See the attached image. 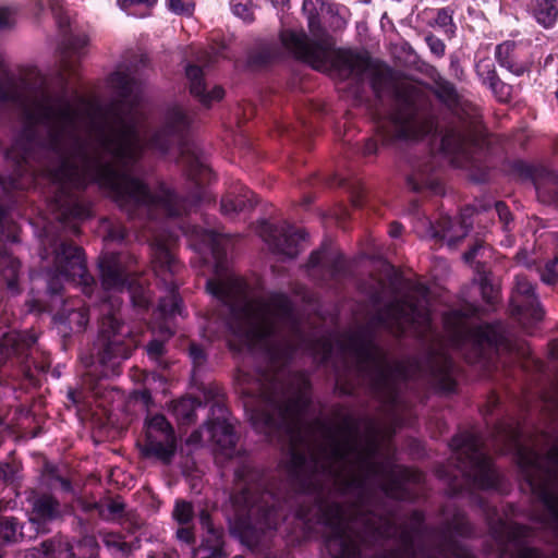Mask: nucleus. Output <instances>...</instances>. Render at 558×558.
<instances>
[{
	"label": "nucleus",
	"mask_w": 558,
	"mask_h": 558,
	"mask_svg": "<svg viewBox=\"0 0 558 558\" xmlns=\"http://www.w3.org/2000/svg\"><path fill=\"white\" fill-rule=\"evenodd\" d=\"M86 36L71 38L62 51V88L52 90L45 78L17 83L0 69V106L12 102L22 111L25 128L8 151L17 165L28 163L43 150L53 161L46 169L56 185L51 208L61 222L82 220L89 209L73 189L89 183L116 199L130 216L155 219L162 214L179 217L187 205L161 184L155 193L129 174L145 149L166 153L171 136L186 130L191 117L180 106L170 107L162 130L150 134L136 83L124 72H114L110 85L117 99L109 106L85 101L64 87L66 74L75 72L87 45Z\"/></svg>",
	"instance_id": "obj_1"
},
{
	"label": "nucleus",
	"mask_w": 558,
	"mask_h": 558,
	"mask_svg": "<svg viewBox=\"0 0 558 558\" xmlns=\"http://www.w3.org/2000/svg\"><path fill=\"white\" fill-rule=\"evenodd\" d=\"M245 403L256 432L277 438L288 449V472L299 478L307 474L352 497L350 506L332 504L323 512L325 548L331 558H357L360 543L395 534L388 519L368 509L375 489L399 497L401 470L378 462L377 441L372 428L362 435L360 424L345 417L339 425L312 421L310 398L303 375L263 373L253 387L243 388Z\"/></svg>",
	"instance_id": "obj_2"
},
{
	"label": "nucleus",
	"mask_w": 558,
	"mask_h": 558,
	"mask_svg": "<svg viewBox=\"0 0 558 558\" xmlns=\"http://www.w3.org/2000/svg\"><path fill=\"white\" fill-rule=\"evenodd\" d=\"M189 235L195 250L209 253L214 260L215 276L206 286L208 292L229 310L227 325L233 337L231 347L239 351L260 350L274 365L286 362L298 351L312 355L322 352L324 359L327 357L330 343L304 336L287 296L248 298L245 282L228 267L227 235L199 227H193Z\"/></svg>",
	"instance_id": "obj_3"
},
{
	"label": "nucleus",
	"mask_w": 558,
	"mask_h": 558,
	"mask_svg": "<svg viewBox=\"0 0 558 558\" xmlns=\"http://www.w3.org/2000/svg\"><path fill=\"white\" fill-rule=\"evenodd\" d=\"M303 12L307 16L311 38L303 31L283 29L280 38L286 50L298 59L310 63L314 69L336 70L344 78L362 80L369 70V60L352 50L333 48L331 36L320 26L318 17L329 16V27L340 29L345 19L338 5L325 0H304Z\"/></svg>",
	"instance_id": "obj_4"
},
{
	"label": "nucleus",
	"mask_w": 558,
	"mask_h": 558,
	"mask_svg": "<svg viewBox=\"0 0 558 558\" xmlns=\"http://www.w3.org/2000/svg\"><path fill=\"white\" fill-rule=\"evenodd\" d=\"M99 269L102 288L111 294L101 303L102 319L95 349L97 361L104 368L101 375L108 377L117 374V368L130 357L137 341L131 328L119 317L122 301L117 293L124 291L129 276L125 256L105 254L99 259Z\"/></svg>",
	"instance_id": "obj_5"
},
{
	"label": "nucleus",
	"mask_w": 558,
	"mask_h": 558,
	"mask_svg": "<svg viewBox=\"0 0 558 558\" xmlns=\"http://www.w3.org/2000/svg\"><path fill=\"white\" fill-rule=\"evenodd\" d=\"M343 355L355 364L356 371L366 378L378 393L393 397L397 383L413 375L403 363L391 364L383 350L363 332H354L343 342Z\"/></svg>",
	"instance_id": "obj_6"
},
{
	"label": "nucleus",
	"mask_w": 558,
	"mask_h": 558,
	"mask_svg": "<svg viewBox=\"0 0 558 558\" xmlns=\"http://www.w3.org/2000/svg\"><path fill=\"white\" fill-rule=\"evenodd\" d=\"M396 110L378 124L383 143L395 138H417L441 131L442 126L422 107V101L412 85L397 90Z\"/></svg>",
	"instance_id": "obj_7"
},
{
	"label": "nucleus",
	"mask_w": 558,
	"mask_h": 558,
	"mask_svg": "<svg viewBox=\"0 0 558 558\" xmlns=\"http://www.w3.org/2000/svg\"><path fill=\"white\" fill-rule=\"evenodd\" d=\"M518 463L533 494L558 519V445L546 457L515 444Z\"/></svg>",
	"instance_id": "obj_8"
},
{
	"label": "nucleus",
	"mask_w": 558,
	"mask_h": 558,
	"mask_svg": "<svg viewBox=\"0 0 558 558\" xmlns=\"http://www.w3.org/2000/svg\"><path fill=\"white\" fill-rule=\"evenodd\" d=\"M461 471L468 484L477 488H493L498 483V475L490 459L483 452L482 437L464 432L452 438L450 444Z\"/></svg>",
	"instance_id": "obj_9"
},
{
	"label": "nucleus",
	"mask_w": 558,
	"mask_h": 558,
	"mask_svg": "<svg viewBox=\"0 0 558 558\" xmlns=\"http://www.w3.org/2000/svg\"><path fill=\"white\" fill-rule=\"evenodd\" d=\"M414 293L418 298L416 302L399 300L389 304L378 314V323L395 333H402L410 329L418 335L428 331L432 322L428 290L424 284H417Z\"/></svg>",
	"instance_id": "obj_10"
},
{
	"label": "nucleus",
	"mask_w": 558,
	"mask_h": 558,
	"mask_svg": "<svg viewBox=\"0 0 558 558\" xmlns=\"http://www.w3.org/2000/svg\"><path fill=\"white\" fill-rule=\"evenodd\" d=\"M437 98L458 118L459 122L450 125L441 137V147L449 154H465L468 146L475 142V121H466L462 116L465 109L458 99L454 87L450 83H439L436 88Z\"/></svg>",
	"instance_id": "obj_11"
},
{
	"label": "nucleus",
	"mask_w": 558,
	"mask_h": 558,
	"mask_svg": "<svg viewBox=\"0 0 558 558\" xmlns=\"http://www.w3.org/2000/svg\"><path fill=\"white\" fill-rule=\"evenodd\" d=\"M236 518L247 527L267 530L275 529L281 517L279 508L275 504L274 496L269 492H263L255 496L251 488L243 487L241 493L232 497Z\"/></svg>",
	"instance_id": "obj_12"
},
{
	"label": "nucleus",
	"mask_w": 558,
	"mask_h": 558,
	"mask_svg": "<svg viewBox=\"0 0 558 558\" xmlns=\"http://www.w3.org/2000/svg\"><path fill=\"white\" fill-rule=\"evenodd\" d=\"M153 265L156 276L167 291V296L160 299L159 310L166 315L180 314V299L175 293L178 281L174 279L181 269L172 253V240L156 235L151 241Z\"/></svg>",
	"instance_id": "obj_13"
},
{
	"label": "nucleus",
	"mask_w": 558,
	"mask_h": 558,
	"mask_svg": "<svg viewBox=\"0 0 558 558\" xmlns=\"http://www.w3.org/2000/svg\"><path fill=\"white\" fill-rule=\"evenodd\" d=\"M46 276L48 291L51 294L59 293L63 282L78 279V282L87 288L93 281L86 271L81 248L66 242H61L54 247L52 266L47 270Z\"/></svg>",
	"instance_id": "obj_14"
},
{
	"label": "nucleus",
	"mask_w": 558,
	"mask_h": 558,
	"mask_svg": "<svg viewBox=\"0 0 558 558\" xmlns=\"http://www.w3.org/2000/svg\"><path fill=\"white\" fill-rule=\"evenodd\" d=\"M445 328L457 347L471 344L478 354L487 347H497L504 339L498 326L478 325L470 327L461 311H452L444 317Z\"/></svg>",
	"instance_id": "obj_15"
},
{
	"label": "nucleus",
	"mask_w": 558,
	"mask_h": 558,
	"mask_svg": "<svg viewBox=\"0 0 558 558\" xmlns=\"http://www.w3.org/2000/svg\"><path fill=\"white\" fill-rule=\"evenodd\" d=\"M143 456L170 463L177 451V437L171 424L161 414L149 415L145 422Z\"/></svg>",
	"instance_id": "obj_16"
},
{
	"label": "nucleus",
	"mask_w": 558,
	"mask_h": 558,
	"mask_svg": "<svg viewBox=\"0 0 558 558\" xmlns=\"http://www.w3.org/2000/svg\"><path fill=\"white\" fill-rule=\"evenodd\" d=\"M215 411L219 412V416L215 420L208 421L202 429L193 432L187 438V444H201L203 434L206 433L208 441L215 444L221 453L227 457H231L236 442V436L233 432L232 425L226 417V410L222 407L217 405L214 409V412Z\"/></svg>",
	"instance_id": "obj_17"
},
{
	"label": "nucleus",
	"mask_w": 558,
	"mask_h": 558,
	"mask_svg": "<svg viewBox=\"0 0 558 558\" xmlns=\"http://www.w3.org/2000/svg\"><path fill=\"white\" fill-rule=\"evenodd\" d=\"M259 234L275 253L290 258L299 254L301 242L305 240L303 230L287 222L281 226L263 222Z\"/></svg>",
	"instance_id": "obj_18"
},
{
	"label": "nucleus",
	"mask_w": 558,
	"mask_h": 558,
	"mask_svg": "<svg viewBox=\"0 0 558 558\" xmlns=\"http://www.w3.org/2000/svg\"><path fill=\"white\" fill-rule=\"evenodd\" d=\"M512 303L522 322L527 317L535 322L542 319L543 313L534 294V287L524 276H515Z\"/></svg>",
	"instance_id": "obj_19"
},
{
	"label": "nucleus",
	"mask_w": 558,
	"mask_h": 558,
	"mask_svg": "<svg viewBox=\"0 0 558 558\" xmlns=\"http://www.w3.org/2000/svg\"><path fill=\"white\" fill-rule=\"evenodd\" d=\"M88 311L81 300L72 299L63 303L60 312L54 316L59 332H81L88 324Z\"/></svg>",
	"instance_id": "obj_20"
},
{
	"label": "nucleus",
	"mask_w": 558,
	"mask_h": 558,
	"mask_svg": "<svg viewBox=\"0 0 558 558\" xmlns=\"http://www.w3.org/2000/svg\"><path fill=\"white\" fill-rule=\"evenodd\" d=\"M495 57L501 68L515 76L529 71L531 60L524 50L513 41H505L496 47Z\"/></svg>",
	"instance_id": "obj_21"
},
{
	"label": "nucleus",
	"mask_w": 558,
	"mask_h": 558,
	"mask_svg": "<svg viewBox=\"0 0 558 558\" xmlns=\"http://www.w3.org/2000/svg\"><path fill=\"white\" fill-rule=\"evenodd\" d=\"M36 343L34 335L28 332L10 331L0 340V365L12 356L27 357L28 351Z\"/></svg>",
	"instance_id": "obj_22"
},
{
	"label": "nucleus",
	"mask_w": 558,
	"mask_h": 558,
	"mask_svg": "<svg viewBox=\"0 0 558 558\" xmlns=\"http://www.w3.org/2000/svg\"><path fill=\"white\" fill-rule=\"evenodd\" d=\"M186 77L190 81L191 94L198 98V100L206 107L213 102L219 101L225 96V90L221 86H214L208 89L203 80V70L197 65H189L186 68Z\"/></svg>",
	"instance_id": "obj_23"
},
{
	"label": "nucleus",
	"mask_w": 558,
	"mask_h": 558,
	"mask_svg": "<svg viewBox=\"0 0 558 558\" xmlns=\"http://www.w3.org/2000/svg\"><path fill=\"white\" fill-rule=\"evenodd\" d=\"M477 76L487 85L500 101H506L510 95V87L499 80L492 59H480L475 64Z\"/></svg>",
	"instance_id": "obj_24"
},
{
	"label": "nucleus",
	"mask_w": 558,
	"mask_h": 558,
	"mask_svg": "<svg viewBox=\"0 0 558 558\" xmlns=\"http://www.w3.org/2000/svg\"><path fill=\"white\" fill-rule=\"evenodd\" d=\"M253 193L246 187L241 186L239 192H229L221 199V213L225 216L232 217L238 213L254 206Z\"/></svg>",
	"instance_id": "obj_25"
},
{
	"label": "nucleus",
	"mask_w": 558,
	"mask_h": 558,
	"mask_svg": "<svg viewBox=\"0 0 558 558\" xmlns=\"http://www.w3.org/2000/svg\"><path fill=\"white\" fill-rule=\"evenodd\" d=\"M453 364L447 356H441L429 369L430 380L441 390L451 391L454 387L452 377Z\"/></svg>",
	"instance_id": "obj_26"
},
{
	"label": "nucleus",
	"mask_w": 558,
	"mask_h": 558,
	"mask_svg": "<svg viewBox=\"0 0 558 558\" xmlns=\"http://www.w3.org/2000/svg\"><path fill=\"white\" fill-rule=\"evenodd\" d=\"M59 515L60 506L53 497L45 495L35 499L32 522L40 524L57 519Z\"/></svg>",
	"instance_id": "obj_27"
},
{
	"label": "nucleus",
	"mask_w": 558,
	"mask_h": 558,
	"mask_svg": "<svg viewBox=\"0 0 558 558\" xmlns=\"http://www.w3.org/2000/svg\"><path fill=\"white\" fill-rule=\"evenodd\" d=\"M202 407V402L194 398H182L172 403L171 411L178 422L182 425H189L196 418V410Z\"/></svg>",
	"instance_id": "obj_28"
},
{
	"label": "nucleus",
	"mask_w": 558,
	"mask_h": 558,
	"mask_svg": "<svg viewBox=\"0 0 558 558\" xmlns=\"http://www.w3.org/2000/svg\"><path fill=\"white\" fill-rule=\"evenodd\" d=\"M182 162L186 168L189 178L194 180L198 185L205 180L209 173L207 166L199 159V157L190 147L184 148L182 154Z\"/></svg>",
	"instance_id": "obj_29"
},
{
	"label": "nucleus",
	"mask_w": 558,
	"mask_h": 558,
	"mask_svg": "<svg viewBox=\"0 0 558 558\" xmlns=\"http://www.w3.org/2000/svg\"><path fill=\"white\" fill-rule=\"evenodd\" d=\"M557 0H536L534 15L545 28L551 27L558 16Z\"/></svg>",
	"instance_id": "obj_30"
},
{
	"label": "nucleus",
	"mask_w": 558,
	"mask_h": 558,
	"mask_svg": "<svg viewBox=\"0 0 558 558\" xmlns=\"http://www.w3.org/2000/svg\"><path fill=\"white\" fill-rule=\"evenodd\" d=\"M194 515L193 507L190 502L178 500L173 509V518L179 524H187Z\"/></svg>",
	"instance_id": "obj_31"
},
{
	"label": "nucleus",
	"mask_w": 558,
	"mask_h": 558,
	"mask_svg": "<svg viewBox=\"0 0 558 558\" xmlns=\"http://www.w3.org/2000/svg\"><path fill=\"white\" fill-rule=\"evenodd\" d=\"M19 529V522L15 518L7 517L0 521V533L5 541H15Z\"/></svg>",
	"instance_id": "obj_32"
},
{
	"label": "nucleus",
	"mask_w": 558,
	"mask_h": 558,
	"mask_svg": "<svg viewBox=\"0 0 558 558\" xmlns=\"http://www.w3.org/2000/svg\"><path fill=\"white\" fill-rule=\"evenodd\" d=\"M231 7H232V12L241 17L243 21L245 22H252L254 16H253V10H252V4L248 3V2H241V1H236V0H232L231 1Z\"/></svg>",
	"instance_id": "obj_33"
},
{
	"label": "nucleus",
	"mask_w": 558,
	"mask_h": 558,
	"mask_svg": "<svg viewBox=\"0 0 558 558\" xmlns=\"http://www.w3.org/2000/svg\"><path fill=\"white\" fill-rule=\"evenodd\" d=\"M435 23L445 32H452V12L448 8L439 9L435 17Z\"/></svg>",
	"instance_id": "obj_34"
},
{
	"label": "nucleus",
	"mask_w": 558,
	"mask_h": 558,
	"mask_svg": "<svg viewBox=\"0 0 558 558\" xmlns=\"http://www.w3.org/2000/svg\"><path fill=\"white\" fill-rule=\"evenodd\" d=\"M168 4L178 14H191L194 7L193 0H168Z\"/></svg>",
	"instance_id": "obj_35"
},
{
	"label": "nucleus",
	"mask_w": 558,
	"mask_h": 558,
	"mask_svg": "<svg viewBox=\"0 0 558 558\" xmlns=\"http://www.w3.org/2000/svg\"><path fill=\"white\" fill-rule=\"evenodd\" d=\"M48 3L59 26L65 27L69 24V19L62 15V0H48Z\"/></svg>",
	"instance_id": "obj_36"
},
{
	"label": "nucleus",
	"mask_w": 558,
	"mask_h": 558,
	"mask_svg": "<svg viewBox=\"0 0 558 558\" xmlns=\"http://www.w3.org/2000/svg\"><path fill=\"white\" fill-rule=\"evenodd\" d=\"M129 291L135 306L147 307L149 305V296L143 289L137 292V288H133L132 284H130Z\"/></svg>",
	"instance_id": "obj_37"
},
{
	"label": "nucleus",
	"mask_w": 558,
	"mask_h": 558,
	"mask_svg": "<svg viewBox=\"0 0 558 558\" xmlns=\"http://www.w3.org/2000/svg\"><path fill=\"white\" fill-rule=\"evenodd\" d=\"M15 22V12L11 8L0 7V31L10 28Z\"/></svg>",
	"instance_id": "obj_38"
},
{
	"label": "nucleus",
	"mask_w": 558,
	"mask_h": 558,
	"mask_svg": "<svg viewBox=\"0 0 558 558\" xmlns=\"http://www.w3.org/2000/svg\"><path fill=\"white\" fill-rule=\"evenodd\" d=\"M426 43H427L430 51L435 56H437V57L444 56L446 46L441 39H439L438 37H436L434 35H428L426 37Z\"/></svg>",
	"instance_id": "obj_39"
},
{
	"label": "nucleus",
	"mask_w": 558,
	"mask_h": 558,
	"mask_svg": "<svg viewBox=\"0 0 558 558\" xmlns=\"http://www.w3.org/2000/svg\"><path fill=\"white\" fill-rule=\"evenodd\" d=\"M165 345L159 340H153L147 345V354L153 361H158L163 354Z\"/></svg>",
	"instance_id": "obj_40"
},
{
	"label": "nucleus",
	"mask_w": 558,
	"mask_h": 558,
	"mask_svg": "<svg viewBox=\"0 0 558 558\" xmlns=\"http://www.w3.org/2000/svg\"><path fill=\"white\" fill-rule=\"evenodd\" d=\"M126 236V230L121 225H113L108 231L107 239L110 241L122 242Z\"/></svg>",
	"instance_id": "obj_41"
},
{
	"label": "nucleus",
	"mask_w": 558,
	"mask_h": 558,
	"mask_svg": "<svg viewBox=\"0 0 558 558\" xmlns=\"http://www.w3.org/2000/svg\"><path fill=\"white\" fill-rule=\"evenodd\" d=\"M117 1H118L119 7L124 11L129 10L133 5L143 4L146 7H151L157 2V0H117Z\"/></svg>",
	"instance_id": "obj_42"
},
{
	"label": "nucleus",
	"mask_w": 558,
	"mask_h": 558,
	"mask_svg": "<svg viewBox=\"0 0 558 558\" xmlns=\"http://www.w3.org/2000/svg\"><path fill=\"white\" fill-rule=\"evenodd\" d=\"M481 289H482L483 296L488 302H493V300L497 295V290L488 282L487 278H482Z\"/></svg>",
	"instance_id": "obj_43"
},
{
	"label": "nucleus",
	"mask_w": 558,
	"mask_h": 558,
	"mask_svg": "<svg viewBox=\"0 0 558 558\" xmlns=\"http://www.w3.org/2000/svg\"><path fill=\"white\" fill-rule=\"evenodd\" d=\"M9 264H10V267H9L10 276L8 277V287L11 290H13V289H15V286H16V278H17L20 263L15 259H10Z\"/></svg>",
	"instance_id": "obj_44"
},
{
	"label": "nucleus",
	"mask_w": 558,
	"mask_h": 558,
	"mask_svg": "<svg viewBox=\"0 0 558 558\" xmlns=\"http://www.w3.org/2000/svg\"><path fill=\"white\" fill-rule=\"evenodd\" d=\"M495 209L499 219L507 227L511 220V215L508 207L502 202H497L495 204Z\"/></svg>",
	"instance_id": "obj_45"
},
{
	"label": "nucleus",
	"mask_w": 558,
	"mask_h": 558,
	"mask_svg": "<svg viewBox=\"0 0 558 558\" xmlns=\"http://www.w3.org/2000/svg\"><path fill=\"white\" fill-rule=\"evenodd\" d=\"M14 476V470L9 463H0V482L12 481Z\"/></svg>",
	"instance_id": "obj_46"
},
{
	"label": "nucleus",
	"mask_w": 558,
	"mask_h": 558,
	"mask_svg": "<svg viewBox=\"0 0 558 558\" xmlns=\"http://www.w3.org/2000/svg\"><path fill=\"white\" fill-rule=\"evenodd\" d=\"M484 250V245L482 243H476L473 245L468 252L464 253L463 258L466 263H472Z\"/></svg>",
	"instance_id": "obj_47"
},
{
	"label": "nucleus",
	"mask_w": 558,
	"mask_h": 558,
	"mask_svg": "<svg viewBox=\"0 0 558 558\" xmlns=\"http://www.w3.org/2000/svg\"><path fill=\"white\" fill-rule=\"evenodd\" d=\"M473 214V210L471 208H465L462 213H461V228H462V235L461 236H464L469 229L471 228V222L468 221L471 216Z\"/></svg>",
	"instance_id": "obj_48"
},
{
	"label": "nucleus",
	"mask_w": 558,
	"mask_h": 558,
	"mask_svg": "<svg viewBox=\"0 0 558 558\" xmlns=\"http://www.w3.org/2000/svg\"><path fill=\"white\" fill-rule=\"evenodd\" d=\"M177 537L184 543H192L194 541V533L190 527H181L177 532Z\"/></svg>",
	"instance_id": "obj_49"
},
{
	"label": "nucleus",
	"mask_w": 558,
	"mask_h": 558,
	"mask_svg": "<svg viewBox=\"0 0 558 558\" xmlns=\"http://www.w3.org/2000/svg\"><path fill=\"white\" fill-rule=\"evenodd\" d=\"M190 355L195 364H201L204 361V352L201 347L192 344L190 348Z\"/></svg>",
	"instance_id": "obj_50"
},
{
	"label": "nucleus",
	"mask_w": 558,
	"mask_h": 558,
	"mask_svg": "<svg viewBox=\"0 0 558 558\" xmlns=\"http://www.w3.org/2000/svg\"><path fill=\"white\" fill-rule=\"evenodd\" d=\"M325 258V252L317 251L312 253L310 260H308V267L314 268L319 266L323 263V259Z\"/></svg>",
	"instance_id": "obj_51"
},
{
	"label": "nucleus",
	"mask_w": 558,
	"mask_h": 558,
	"mask_svg": "<svg viewBox=\"0 0 558 558\" xmlns=\"http://www.w3.org/2000/svg\"><path fill=\"white\" fill-rule=\"evenodd\" d=\"M378 145L377 142L373 138H369L364 146V154L365 155H372L377 151Z\"/></svg>",
	"instance_id": "obj_52"
},
{
	"label": "nucleus",
	"mask_w": 558,
	"mask_h": 558,
	"mask_svg": "<svg viewBox=\"0 0 558 558\" xmlns=\"http://www.w3.org/2000/svg\"><path fill=\"white\" fill-rule=\"evenodd\" d=\"M519 558H541V555L536 549L526 547L521 550Z\"/></svg>",
	"instance_id": "obj_53"
},
{
	"label": "nucleus",
	"mask_w": 558,
	"mask_h": 558,
	"mask_svg": "<svg viewBox=\"0 0 558 558\" xmlns=\"http://www.w3.org/2000/svg\"><path fill=\"white\" fill-rule=\"evenodd\" d=\"M402 233V226L400 223L393 222L390 225L389 234L391 238H398Z\"/></svg>",
	"instance_id": "obj_54"
},
{
	"label": "nucleus",
	"mask_w": 558,
	"mask_h": 558,
	"mask_svg": "<svg viewBox=\"0 0 558 558\" xmlns=\"http://www.w3.org/2000/svg\"><path fill=\"white\" fill-rule=\"evenodd\" d=\"M199 521L202 523V525L206 529H208L209 531H211L210 526H209V514L206 512V511H202L199 513Z\"/></svg>",
	"instance_id": "obj_55"
},
{
	"label": "nucleus",
	"mask_w": 558,
	"mask_h": 558,
	"mask_svg": "<svg viewBox=\"0 0 558 558\" xmlns=\"http://www.w3.org/2000/svg\"><path fill=\"white\" fill-rule=\"evenodd\" d=\"M108 509H109V511L111 513L118 514V513H121L123 511V505L119 504V502H111L108 506Z\"/></svg>",
	"instance_id": "obj_56"
},
{
	"label": "nucleus",
	"mask_w": 558,
	"mask_h": 558,
	"mask_svg": "<svg viewBox=\"0 0 558 558\" xmlns=\"http://www.w3.org/2000/svg\"><path fill=\"white\" fill-rule=\"evenodd\" d=\"M454 530L458 534H461V535H466L470 532L469 527L466 526V523H464V522L458 523L454 526Z\"/></svg>",
	"instance_id": "obj_57"
},
{
	"label": "nucleus",
	"mask_w": 558,
	"mask_h": 558,
	"mask_svg": "<svg viewBox=\"0 0 558 558\" xmlns=\"http://www.w3.org/2000/svg\"><path fill=\"white\" fill-rule=\"evenodd\" d=\"M106 544H107L108 546H111V547L118 548L119 550H124V544H122V543H120V542H118V541H112V542H111V541L107 539V541H106Z\"/></svg>",
	"instance_id": "obj_58"
},
{
	"label": "nucleus",
	"mask_w": 558,
	"mask_h": 558,
	"mask_svg": "<svg viewBox=\"0 0 558 558\" xmlns=\"http://www.w3.org/2000/svg\"><path fill=\"white\" fill-rule=\"evenodd\" d=\"M373 88L375 89L376 93L380 94L384 92V88L379 85V80L377 77H375L373 80Z\"/></svg>",
	"instance_id": "obj_59"
},
{
	"label": "nucleus",
	"mask_w": 558,
	"mask_h": 558,
	"mask_svg": "<svg viewBox=\"0 0 558 558\" xmlns=\"http://www.w3.org/2000/svg\"><path fill=\"white\" fill-rule=\"evenodd\" d=\"M59 482H60V485L62 486V488H63L64 490H66V492H68V490H70V489H71V484H70V482H69L68 480L60 477V478H59Z\"/></svg>",
	"instance_id": "obj_60"
},
{
	"label": "nucleus",
	"mask_w": 558,
	"mask_h": 558,
	"mask_svg": "<svg viewBox=\"0 0 558 558\" xmlns=\"http://www.w3.org/2000/svg\"><path fill=\"white\" fill-rule=\"evenodd\" d=\"M371 298L374 303H378L381 299L380 291L371 292Z\"/></svg>",
	"instance_id": "obj_61"
},
{
	"label": "nucleus",
	"mask_w": 558,
	"mask_h": 558,
	"mask_svg": "<svg viewBox=\"0 0 558 558\" xmlns=\"http://www.w3.org/2000/svg\"><path fill=\"white\" fill-rule=\"evenodd\" d=\"M199 61H202L205 64H209L211 62V57L208 52H204V56L199 58Z\"/></svg>",
	"instance_id": "obj_62"
},
{
	"label": "nucleus",
	"mask_w": 558,
	"mask_h": 558,
	"mask_svg": "<svg viewBox=\"0 0 558 558\" xmlns=\"http://www.w3.org/2000/svg\"><path fill=\"white\" fill-rule=\"evenodd\" d=\"M290 0H271V3L275 5V7H284L286 4L289 3Z\"/></svg>",
	"instance_id": "obj_63"
},
{
	"label": "nucleus",
	"mask_w": 558,
	"mask_h": 558,
	"mask_svg": "<svg viewBox=\"0 0 558 558\" xmlns=\"http://www.w3.org/2000/svg\"><path fill=\"white\" fill-rule=\"evenodd\" d=\"M411 184H412V189H413L414 191H421V190H422V187H423V186H422L421 184H418V183H411Z\"/></svg>",
	"instance_id": "obj_64"
}]
</instances>
